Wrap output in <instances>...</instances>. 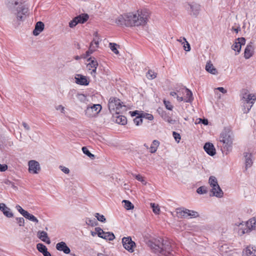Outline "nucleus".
<instances>
[{"instance_id":"obj_1","label":"nucleus","mask_w":256,"mask_h":256,"mask_svg":"<svg viewBox=\"0 0 256 256\" xmlns=\"http://www.w3.org/2000/svg\"><path fill=\"white\" fill-rule=\"evenodd\" d=\"M149 16L146 10H138L136 13H128L118 16L116 19V23L119 26H140L145 25Z\"/></svg>"},{"instance_id":"obj_2","label":"nucleus","mask_w":256,"mask_h":256,"mask_svg":"<svg viewBox=\"0 0 256 256\" xmlns=\"http://www.w3.org/2000/svg\"><path fill=\"white\" fill-rule=\"evenodd\" d=\"M6 4L18 22H23L28 15V8L20 0H6Z\"/></svg>"},{"instance_id":"obj_3","label":"nucleus","mask_w":256,"mask_h":256,"mask_svg":"<svg viewBox=\"0 0 256 256\" xmlns=\"http://www.w3.org/2000/svg\"><path fill=\"white\" fill-rule=\"evenodd\" d=\"M220 139V142L222 143V152L227 154L232 150L233 133L229 128H225L222 132Z\"/></svg>"},{"instance_id":"obj_4","label":"nucleus","mask_w":256,"mask_h":256,"mask_svg":"<svg viewBox=\"0 0 256 256\" xmlns=\"http://www.w3.org/2000/svg\"><path fill=\"white\" fill-rule=\"evenodd\" d=\"M150 246L153 252L157 254H166V252L169 253L171 250L170 243L162 238L155 240L154 242L151 243Z\"/></svg>"},{"instance_id":"obj_5","label":"nucleus","mask_w":256,"mask_h":256,"mask_svg":"<svg viewBox=\"0 0 256 256\" xmlns=\"http://www.w3.org/2000/svg\"><path fill=\"white\" fill-rule=\"evenodd\" d=\"M108 108L110 113L113 115H117L126 110V106L122 105L120 100L116 98L112 97L108 101Z\"/></svg>"},{"instance_id":"obj_6","label":"nucleus","mask_w":256,"mask_h":256,"mask_svg":"<svg viewBox=\"0 0 256 256\" xmlns=\"http://www.w3.org/2000/svg\"><path fill=\"white\" fill-rule=\"evenodd\" d=\"M256 100V96L253 94L245 93L243 94L241 101L243 106V112L244 114L249 112Z\"/></svg>"},{"instance_id":"obj_7","label":"nucleus","mask_w":256,"mask_h":256,"mask_svg":"<svg viewBox=\"0 0 256 256\" xmlns=\"http://www.w3.org/2000/svg\"><path fill=\"white\" fill-rule=\"evenodd\" d=\"M256 230V218L250 219L246 224L240 223L239 225L238 233L240 236L250 232L251 230Z\"/></svg>"},{"instance_id":"obj_8","label":"nucleus","mask_w":256,"mask_h":256,"mask_svg":"<svg viewBox=\"0 0 256 256\" xmlns=\"http://www.w3.org/2000/svg\"><path fill=\"white\" fill-rule=\"evenodd\" d=\"M176 214L180 218H196L199 216L197 212L184 208H178L176 210Z\"/></svg>"},{"instance_id":"obj_9","label":"nucleus","mask_w":256,"mask_h":256,"mask_svg":"<svg viewBox=\"0 0 256 256\" xmlns=\"http://www.w3.org/2000/svg\"><path fill=\"white\" fill-rule=\"evenodd\" d=\"M102 106L100 104H94L91 106H88L85 110L86 115L92 118L96 116L101 110Z\"/></svg>"},{"instance_id":"obj_10","label":"nucleus","mask_w":256,"mask_h":256,"mask_svg":"<svg viewBox=\"0 0 256 256\" xmlns=\"http://www.w3.org/2000/svg\"><path fill=\"white\" fill-rule=\"evenodd\" d=\"M122 244L124 248L130 252H134V248L136 246L134 242L132 241L130 236L124 237L122 238Z\"/></svg>"},{"instance_id":"obj_11","label":"nucleus","mask_w":256,"mask_h":256,"mask_svg":"<svg viewBox=\"0 0 256 256\" xmlns=\"http://www.w3.org/2000/svg\"><path fill=\"white\" fill-rule=\"evenodd\" d=\"M94 230L98 232V236L106 240H112L115 238L112 232H105L100 228L96 227Z\"/></svg>"},{"instance_id":"obj_12","label":"nucleus","mask_w":256,"mask_h":256,"mask_svg":"<svg viewBox=\"0 0 256 256\" xmlns=\"http://www.w3.org/2000/svg\"><path fill=\"white\" fill-rule=\"evenodd\" d=\"M40 170L39 163L34 160H31L28 162V171L30 173L34 174H38Z\"/></svg>"},{"instance_id":"obj_13","label":"nucleus","mask_w":256,"mask_h":256,"mask_svg":"<svg viewBox=\"0 0 256 256\" xmlns=\"http://www.w3.org/2000/svg\"><path fill=\"white\" fill-rule=\"evenodd\" d=\"M187 8L191 16H197L200 10V6L197 4H189Z\"/></svg>"},{"instance_id":"obj_14","label":"nucleus","mask_w":256,"mask_h":256,"mask_svg":"<svg viewBox=\"0 0 256 256\" xmlns=\"http://www.w3.org/2000/svg\"><path fill=\"white\" fill-rule=\"evenodd\" d=\"M180 90L182 93L184 95V102H191L194 100L192 92L186 88H182Z\"/></svg>"},{"instance_id":"obj_15","label":"nucleus","mask_w":256,"mask_h":256,"mask_svg":"<svg viewBox=\"0 0 256 256\" xmlns=\"http://www.w3.org/2000/svg\"><path fill=\"white\" fill-rule=\"evenodd\" d=\"M87 60L89 62L88 64L87 65V66L88 67L89 70H92L91 74H96V68L98 66V63L97 61L96 60V58L94 57H90L88 58Z\"/></svg>"},{"instance_id":"obj_16","label":"nucleus","mask_w":256,"mask_h":256,"mask_svg":"<svg viewBox=\"0 0 256 256\" xmlns=\"http://www.w3.org/2000/svg\"><path fill=\"white\" fill-rule=\"evenodd\" d=\"M243 256H256V246H248L242 252Z\"/></svg>"},{"instance_id":"obj_17","label":"nucleus","mask_w":256,"mask_h":256,"mask_svg":"<svg viewBox=\"0 0 256 256\" xmlns=\"http://www.w3.org/2000/svg\"><path fill=\"white\" fill-rule=\"evenodd\" d=\"M76 83L82 86H88L89 84V81L86 76L80 74H76L75 76Z\"/></svg>"},{"instance_id":"obj_18","label":"nucleus","mask_w":256,"mask_h":256,"mask_svg":"<svg viewBox=\"0 0 256 256\" xmlns=\"http://www.w3.org/2000/svg\"><path fill=\"white\" fill-rule=\"evenodd\" d=\"M245 42L246 40L244 38H238L237 41L232 46V50L239 52L241 50L242 46L244 45Z\"/></svg>"},{"instance_id":"obj_19","label":"nucleus","mask_w":256,"mask_h":256,"mask_svg":"<svg viewBox=\"0 0 256 256\" xmlns=\"http://www.w3.org/2000/svg\"><path fill=\"white\" fill-rule=\"evenodd\" d=\"M205 152L210 156H213L216 154V149L212 144L206 142L204 146Z\"/></svg>"},{"instance_id":"obj_20","label":"nucleus","mask_w":256,"mask_h":256,"mask_svg":"<svg viewBox=\"0 0 256 256\" xmlns=\"http://www.w3.org/2000/svg\"><path fill=\"white\" fill-rule=\"evenodd\" d=\"M56 248L58 251H62L64 254H68L70 252V248L64 242H61L56 244Z\"/></svg>"},{"instance_id":"obj_21","label":"nucleus","mask_w":256,"mask_h":256,"mask_svg":"<svg viewBox=\"0 0 256 256\" xmlns=\"http://www.w3.org/2000/svg\"><path fill=\"white\" fill-rule=\"evenodd\" d=\"M37 236L42 242H46L47 244H50V240L48 236V234L42 230H39L37 233Z\"/></svg>"},{"instance_id":"obj_22","label":"nucleus","mask_w":256,"mask_h":256,"mask_svg":"<svg viewBox=\"0 0 256 256\" xmlns=\"http://www.w3.org/2000/svg\"><path fill=\"white\" fill-rule=\"evenodd\" d=\"M218 188H217L216 187H214L211 188L210 192L212 193V194L210 195V196H214L219 198H222L223 196V191L222 190L220 186H218Z\"/></svg>"},{"instance_id":"obj_23","label":"nucleus","mask_w":256,"mask_h":256,"mask_svg":"<svg viewBox=\"0 0 256 256\" xmlns=\"http://www.w3.org/2000/svg\"><path fill=\"white\" fill-rule=\"evenodd\" d=\"M44 25L42 22H37L33 30V34L35 36H38L44 30Z\"/></svg>"},{"instance_id":"obj_24","label":"nucleus","mask_w":256,"mask_h":256,"mask_svg":"<svg viewBox=\"0 0 256 256\" xmlns=\"http://www.w3.org/2000/svg\"><path fill=\"white\" fill-rule=\"evenodd\" d=\"M36 248L44 256H52L50 253L48 252L47 248L44 244L41 243L38 244H36Z\"/></svg>"},{"instance_id":"obj_25","label":"nucleus","mask_w":256,"mask_h":256,"mask_svg":"<svg viewBox=\"0 0 256 256\" xmlns=\"http://www.w3.org/2000/svg\"><path fill=\"white\" fill-rule=\"evenodd\" d=\"M245 158V168L246 170L248 168L252 166L253 162L252 159V154L249 152H246L244 153Z\"/></svg>"},{"instance_id":"obj_26","label":"nucleus","mask_w":256,"mask_h":256,"mask_svg":"<svg viewBox=\"0 0 256 256\" xmlns=\"http://www.w3.org/2000/svg\"><path fill=\"white\" fill-rule=\"evenodd\" d=\"M0 210L2 211L3 214L8 218H12L13 216V214L10 211V208L6 207L5 204L3 203L0 204Z\"/></svg>"},{"instance_id":"obj_27","label":"nucleus","mask_w":256,"mask_h":256,"mask_svg":"<svg viewBox=\"0 0 256 256\" xmlns=\"http://www.w3.org/2000/svg\"><path fill=\"white\" fill-rule=\"evenodd\" d=\"M254 48L252 44H248L244 50V57L246 59L250 58L253 54Z\"/></svg>"},{"instance_id":"obj_28","label":"nucleus","mask_w":256,"mask_h":256,"mask_svg":"<svg viewBox=\"0 0 256 256\" xmlns=\"http://www.w3.org/2000/svg\"><path fill=\"white\" fill-rule=\"evenodd\" d=\"M114 118H115V121L116 123L122 124L124 125L127 122V120L126 116L122 115H114Z\"/></svg>"},{"instance_id":"obj_29","label":"nucleus","mask_w":256,"mask_h":256,"mask_svg":"<svg viewBox=\"0 0 256 256\" xmlns=\"http://www.w3.org/2000/svg\"><path fill=\"white\" fill-rule=\"evenodd\" d=\"M89 18V16L86 14H82L75 17L78 24H84L86 22Z\"/></svg>"},{"instance_id":"obj_30","label":"nucleus","mask_w":256,"mask_h":256,"mask_svg":"<svg viewBox=\"0 0 256 256\" xmlns=\"http://www.w3.org/2000/svg\"><path fill=\"white\" fill-rule=\"evenodd\" d=\"M206 70L209 73L214 75L217 74L218 73L217 70L210 62L206 63Z\"/></svg>"},{"instance_id":"obj_31","label":"nucleus","mask_w":256,"mask_h":256,"mask_svg":"<svg viewBox=\"0 0 256 256\" xmlns=\"http://www.w3.org/2000/svg\"><path fill=\"white\" fill-rule=\"evenodd\" d=\"M208 184L212 188L214 187H216L217 188H218V186L219 185L218 184L217 179L214 176H210L209 178Z\"/></svg>"},{"instance_id":"obj_32","label":"nucleus","mask_w":256,"mask_h":256,"mask_svg":"<svg viewBox=\"0 0 256 256\" xmlns=\"http://www.w3.org/2000/svg\"><path fill=\"white\" fill-rule=\"evenodd\" d=\"M160 145V142L157 140H154L152 144L150 147V152L151 153H154Z\"/></svg>"},{"instance_id":"obj_33","label":"nucleus","mask_w":256,"mask_h":256,"mask_svg":"<svg viewBox=\"0 0 256 256\" xmlns=\"http://www.w3.org/2000/svg\"><path fill=\"white\" fill-rule=\"evenodd\" d=\"M86 224L92 226H96L98 224L97 220L94 218H86Z\"/></svg>"},{"instance_id":"obj_34","label":"nucleus","mask_w":256,"mask_h":256,"mask_svg":"<svg viewBox=\"0 0 256 256\" xmlns=\"http://www.w3.org/2000/svg\"><path fill=\"white\" fill-rule=\"evenodd\" d=\"M122 202L124 204V208L127 210H132L134 208V205L129 200H123Z\"/></svg>"},{"instance_id":"obj_35","label":"nucleus","mask_w":256,"mask_h":256,"mask_svg":"<svg viewBox=\"0 0 256 256\" xmlns=\"http://www.w3.org/2000/svg\"><path fill=\"white\" fill-rule=\"evenodd\" d=\"M24 217L32 222H35L36 223L38 222V220L36 217H35L34 215L28 213V212H26Z\"/></svg>"},{"instance_id":"obj_36","label":"nucleus","mask_w":256,"mask_h":256,"mask_svg":"<svg viewBox=\"0 0 256 256\" xmlns=\"http://www.w3.org/2000/svg\"><path fill=\"white\" fill-rule=\"evenodd\" d=\"M142 118L143 117L142 114L140 115L136 116L134 120V122L136 126H140L142 122Z\"/></svg>"},{"instance_id":"obj_37","label":"nucleus","mask_w":256,"mask_h":256,"mask_svg":"<svg viewBox=\"0 0 256 256\" xmlns=\"http://www.w3.org/2000/svg\"><path fill=\"white\" fill-rule=\"evenodd\" d=\"M82 150L85 154L88 156L90 158L93 159L94 158V156L93 154H91L89 150L86 147H82Z\"/></svg>"},{"instance_id":"obj_38","label":"nucleus","mask_w":256,"mask_h":256,"mask_svg":"<svg viewBox=\"0 0 256 256\" xmlns=\"http://www.w3.org/2000/svg\"><path fill=\"white\" fill-rule=\"evenodd\" d=\"M196 192L200 194H205L207 193L208 190L207 188L204 186H202L199 187L197 190Z\"/></svg>"},{"instance_id":"obj_39","label":"nucleus","mask_w":256,"mask_h":256,"mask_svg":"<svg viewBox=\"0 0 256 256\" xmlns=\"http://www.w3.org/2000/svg\"><path fill=\"white\" fill-rule=\"evenodd\" d=\"M95 50V48L93 46V42H91L90 48L88 51L86 52V58H88Z\"/></svg>"},{"instance_id":"obj_40","label":"nucleus","mask_w":256,"mask_h":256,"mask_svg":"<svg viewBox=\"0 0 256 256\" xmlns=\"http://www.w3.org/2000/svg\"><path fill=\"white\" fill-rule=\"evenodd\" d=\"M146 77L148 79L152 80L156 78V74L154 72L150 70L148 71V72L146 73Z\"/></svg>"},{"instance_id":"obj_41","label":"nucleus","mask_w":256,"mask_h":256,"mask_svg":"<svg viewBox=\"0 0 256 256\" xmlns=\"http://www.w3.org/2000/svg\"><path fill=\"white\" fill-rule=\"evenodd\" d=\"M151 208L152 209L153 212L155 214H158L159 212L160 211V208L158 206V205L154 203H151L150 204Z\"/></svg>"},{"instance_id":"obj_42","label":"nucleus","mask_w":256,"mask_h":256,"mask_svg":"<svg viewBox=\"0 0 256 256\" xmlns=\"http://www.w3.org/2000/svg\"><path fill=\"white\" fill-rule=\"evenodd\" d=\"M94 216L98 220L102 222H106V220L104 215L100 214L99 213H96Z\"/></svg>"},{"instance_id":"obj_43","label":"nucleus","mask_w":256,"mask_h":256,"mask_svg":"<svg viewBox=\"0 0 256 256\" xmlns=\"http://www.w3.org/2000/svg\"><path fill=\"white\" fill-rule=\"evenodd\" d=\"M110 50L116 54H118V50L116 48L117 44L114 43H110L109 44Z\"/></svg>"},{"instance_id":"obj_44","label":"nucleus","mask_w":256,"mask_h":256,"mask_svg":"<svg viewBox=\"0 0 256 256\" xmlns=\"http://www.w3.org/2000/svg\"><path fill=\"white\" fill-rule=\"evenodd\" d=\"M77 98L81 102H85L86 100V96L82 94H77Z\"/></svg>"},{"instance_id":"obj_45","label":"nucleus","mask_w":256,"mask_h":256,"mask_svg":"<svg viewBox=\"0 0 256 256\" xmlns=\"http://www.w3.org/2000/svg\"><path fill=\"white\" fill-rule=\"evenodd\" d=\"M16 210L18 211L19 212H20L24 216H25V214L28 212L27 211L24 210L20 206L17 205L16 206Z\"/></svg>"},{"instance_id":"obj_46","label":"nucleus","mask_w":256,"mask_h":256,"mask_svg":"<svg viewBox=\"0 0 256 256\" xmlns=\"http://www.w3.org/2000/svg\"><path fill=\"white\" fill-rule=\"evenodd\" d=\"M164 103L166 109L172 110L173 108V106L171 104L170 102L169 101H166V100H164Z\"/></svg>"},{"instance_id":"obj_47","label":"nucleus","mask_w":256,"mask_h":256,"mask_svg":"<svg viewBox=\"0 0 256 256\" xmlns=\"http://www.w3.org/2000/svg\"><path fill=\"white\" fill-rule=\"evenodd\" d=\"M172 136H173L174 140H176V141L177 142H179L181 138L180 134L176 132H173Z\"/></svg>"},{"instance_id":"obj_48","label":"nucleus","mask_w":256,"mask_h":256,"mask_svg":"<svg viewBox=\"0 0 256 256\" xmlns=\"http://www.w3.org/2000/svg\"><path fill=\"white\" fill-rule=\"evenodd\" d=\"M78 24L76 20H75V18H74L71 21L69 22V26L70 28H74Z\"/></svg>"},{"instance_id":"obj_49","label":"nucleus","mask_w":256,"mask_h":256,"mask_svg":"<svg viewBox=\"0 0 256 256\" xmlns=\"http://www.w3.org/2000/svg\"><path fill=\"white\" fill-rule=\"evenodd\" d=\"M16 220L20 226H24V220L23 218H16Z\"/></svg>"},{"instance_id":"obj_50","label":"nucleus","mask_w":256,"mask_h":256,"mask_svg":"<svg viewBox=\"0 0 256 256\" xmlns=\"http://www.w3.org/2000/svg\"><path fill=\"white\" fill-rule=\"evenodd\" d=\"M135 178L138 180L142 182L143 184H146V182L144 180V178L141 175H140V174L135 175Z\"/></svg>"},{"instance_id":"obj_51","label":"nucleus","mask_w":256,"mask_h":256,"mask_svg":"<svg viewBox=\"0 0 256 256\" xmlns=\"http://www.w3.org/2000/svg\"><path fill=\"white\" fill-rule=\"evenodd\" d=\"M142 114L143 117L144 118L145 117L146 119H148L150 120H152L154 119V116L151 114Z\"/></svg>"},{"instance_id":"obj_52","label":"nucleus","mask_w":256,"mask_h":256,"mask_svg":"<svg viewBox=\"0 0 256 256\" xmlns=\"http://www.w3.org/2000/svg\"><path fill=\"white\" fill-rule=\"evenodd\" d=\"M197 120H198V123H200L202 122L204 125H208V120L207 119H202V118H198L197 119Z\"/></svg>"},{"instance_id":"obj_53","label":"nucleus","mask_w":256,"mask_h":256,"mask_svg":"<svg viewBox=\"0 0 256 256\" xmlns=\"http://www.w3.org/2000/svg\"><path fill=\"white\" fill-rule=\"evenodd\" d=\"M183 40H184L186 42V47L185 45L184 46V49L185 50L188 52V51H190V44H188V42L186 40V39L184 38H183Z\"/></svg>"},{"instance_id":"obj_54","label":"nucleus","mask_w":256,"mask_h":256,"mask_svg":"<svg viewBox=\"0 0 256 256\" xmlns=\"http://www.w3.org/2000/svg\"><path fill=\"white\" fill-rule=\"evenodd\" d=\"M8 170V166L6 164H0V172H5Z\"/></svg>"},{"instance_id":"obj_55","label":"nucleus","mask_w":256,"mask_h":256,"mask_svg":"<svg viewBox=\"0 0 256 256\" xmlns=\"http://www.w3.org/2000/svg\"><path fill=\"white\" fill-rule=\"evenodd\" d=\"M218 247H219L220 250L222 252H227V251L226 250H225V248H228L227 244H224L222 245V246L219 245Z\"/></svg>"},{"instance_id":"obj_56","label":"nucleus","mask_w":256,"mask_h":256,"mask_svg":"<svg viewBox=\"0 0 256 256\" xmlns=\"http://www.w3.org/2000/svg\"><path fill=\"white\" fill-rule=\"evenodd\" d=\"M60 168L61 170L64 172V174H68L70 172V170L65 166H60Z\"/></svg>"},{"instance_id":"obj_57","label":"nucleus","mask_w":256,"mask_h":256,"mask_svg":"<svg viewBox=\"0 0 256 256\" xmlns=\"http://www.w3.org/2000/svg\"><path fill=\"white\" fill-rule=\"evenodd\" d=\"M93 42V46L94 44L96 45V46H94V48H98L99 44V42L98 38H94L93 40L91 42Z\"/></svg>"},{"instance_id":"obj_58","label":"nucleus","mask_w":256,"mask_h":256,"mask_svg":"<svg viewBox=\"0 0 256 256\" xmlns=\"http://www.w3.org/2000/svg\"><path fill=\"white\" fill-rule=\"evenodd\" d=\"M56 108L58 110H60L62 113H64V108L62 105H58V106H56Z\"/></svg>"},{"instance_id":"obj_59","label":"nucleus","mask_w":256,"mask_h":256,"mask_svg":"<svg viewBox=\"0 0 256 256\" xmlns=\"http://www.w3.org/2000/svg\"><path fill=\"white\" fill-rule=\"evenodd\" d=\"M180 92H178L180 93L179 94H178L176 96V98H177V100L178 101V102H182V101H184V96H180Z\"/></svg>"},{"instance_id":"obj_60","label":"nucleus","mask_w":256,"mask_h":256,"mask_svg":"<svg viewBox=\"0 0 256 256\" xmlns=\"http://www.w3.org/2000/svg\"><path fill=\"white\" fill-rule=\"evenodd\" d=\"M216 90H218L220 92L223 94H226V90L222 87H218V88H216Z\"/></svg>"},{"instance_id":"obj_61","label":"nucleus","mask_w":256,"mask_h":256,"mask_svg":"<svg viewBox=\"0 0 256 256\" xmlns=\"http://www.w3.org/2000/svg\"><path fill=\"white\" fill-rule=\"evenodd\" d=\"M22 124L26 130H30L29 126L26 122H22Z\"/></svg>"},{"instance_id":"obj_62","label":"nucleus","mask_w":256,"mask_h":256,"mask_svg":"<svg viewBox=\"0 0 256 256\" xmlns=\"http://www.w3.org/2000/svg\"><path fill=\"white\" fill-rule=\"evenodd\" d=\"M130 113L131 116H136L137 114H138V110H135V111H133V112H130Z\"/></svg>"},{"instance_id":"obj_63","label":"nucleus","mask_w":256,"mask_h":256,"mask_svg":"<svg viewBox=\"0 0 256 256\" xmlns=\"http://www.w3.org/2000/svg\"><path fill=\"white\" fill-rule=\"evenodd\" d=\"M232 30L234 31L236 33H238V32L240 30V27H238L237 28H232Z\"/></svg>"},{"instance_id":"obj_64","label":"nucleus","mask_w":256,"mask_h":256,"mask_svg":"<svg viewBox=\"0 0 256 256\" xmlns=\"http://www.w3.org/2000/svg\"><path fill=\"white\" fill-rule=\"evenodd\" d=\"M75 93H76V90H70V92H69L68 94L69 95H71V96H73Z\"/></svg>"}]
</instances>
